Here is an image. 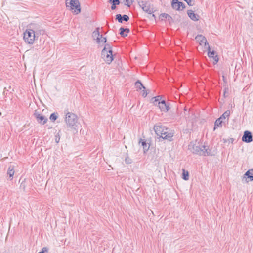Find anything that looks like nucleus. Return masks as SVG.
Segmentation results:
<instances>
[{"mask_svg":"<svg viewBox=\"0 0 253 253\" xmlns=\"http://www.w3.org/2000/svg\"><path fill=\"white\" fill-rule=\"evenodd\" d=\"M135 86L137 91L141 90L142 89H145V87L143 85L142 83L140 80H137L135 83Z\"/></svg>","mask_w":253,"mask_h":253,"instance_id":"nucleus-20","label":"nucleus"},{"mask_svg":"<svg viewBox=\"0 0 253 253\" xmlns=\"http://www.w3.org/2000/svg\"><path fill=\"white\" fill-rule=\"evenodd\" d=\"M48 252V248L46 247H43L42 251L38 253H47Z\"/></svg>","mask_w":253,"mask_h":253,"instance_id":"nucleus-29","label":"nucleus"},{"mask_svg":"<svg viewBox=\"0 0 253 253\" xmlns=\"http://www.w3.org/2000/svg\"><path fill=\"white\" fill-rule=\"evenodd\" d=\"M60 137L58 132L57 134L55 136V142L58 143L60 141Z\"/></svg>","mask_w":253,"mask_h":253,"instance_id":"nucleus-32","label":"nucleus"},{"mask_svg":"<svg viewBox=\"0 0 253 253\" xmlns=\"http://www.w3.org/2000/svg\"><path fill=\"white\" fill-rule=\"evenodd\" d=\"M24 188H25V186L23 185V189H24Z\"/></svg>","mask_w":253,"mask_h":253,"instance_id":"nucleus-42","label":"nucleus"},{"mask_svg":"<svg viewBox=\"0 0 253 253\" xmlns=\"http://www.w3.org/2000/svg\"><path fill=\"white\" fill-rule=\"evenodd\" d=\"M142 91H143L142 96L144 97H146L149 92H147V90H146V89H143Z\"/></svg>","mask_w":253,"mask_h":253,"instance_id":"nucleus-33","label":"nucleus"},{"mask_svg":"<svg viewBox=\"0 0 253 253\" xmlns=\"http://www.w3.org/2000/svg\"><path fill=\"white\" fill-rule=\"evenodd\" d=\"M230 114V111L228 110H226L221 116L218 118L215 122L214 130H215L218 127L222 126V123L223 119L226 118H228Z\"/></svg>","mask_w":253,"mask_h":253,"instance_id":"nucleus-6","label":"nucleus"},{"mask_svg":"<svg viewBox=\"0 0 253 253\" xmlns=\"http://www.w3.org/2000/svg\"><path fill=\"white\" fill-rule=\"evenodd\" d=\"M34 116L36 118L37 121L39 123L42 124L43 125L45 124L48 120L47 118L45 117L44 116L42 115L37 112H35L34 113Z\"/></svg>","mask_w":253,"mask_h":253,"instance_id":"nucleus-12","label":"nucleus"},{"mask_svg":"<svg viewBox=\"0 0 253 253\" xmlns=\"http://www.w3.org/2000/svg\"><path fill=\"white\" fill-rule=\"evenodd\" d=\"M65 122L67 126L70 130L76 129L78 122V117L73 113L68 112L66 114Z\"/></svg>","mask_w":253,"mask_h":253,"instance_id":"nucleus-3","label":"nucleus"},{"mask_svg":"<svg viewBox=\"0 0 253 253\" xmlns=\"http://www.w3.org/2000/svg\"><path fill=\"white\" fill-rule=\"evenodd\" d=\"M102 38H103V39H102L101 41L103 42L104 43L106 42H107L106 38V37H104V38L102 37Z\"/></svg>","mask_w":253,"mask_h":253,"instance_id":"nucleus-37","label":"nucleus"},{"mask_svg":"<svg viewBox=\"0 0 253 253\" xmlns=\"http://www.w3.org/2000/svg\"><path fill=\"white\" fill-rule=\"evenodd\" d=\"M208 55L209 57L210 58H213V59L214 60V61L217 63L218 61V57L217 55L214 56L215 54V51L214 50L211 51H210V47L209 45L208 46Z\"/></svg>","mask_w":253,"mask_h":253,"instance_id":"nucleus-18","label":"nucleus"},{"mask_svg":"<svg viewBox=\"0 0 253 253\" xmlns=\"http://www.w3.org/2000/svg\"><path fill=\"white\" fill-rule=\"evenodd\" d=\"M187 15L188 17L194 21H197L199 19V16L194 13L192 10H188L187 11Z\"/></svg>","mask_w":253,"mask_h":253,"instance_id":"nucleus-14","label":"nucleus"},{"mask_svg":"<svg viewBox=\"0 0 253 253\" xmlns=\"http://www.w3.org/2000/svg\"><path fill=\"white\" fill-rule=\"evenodd\" d=\"M154 129L157 136L161 137L163 139H167L169 141L172 140V137L174 135V133L172 132H169V129L163 126L161 123H158L154 126Z\"/></svg>","mask_w":253,"mask_h":253,"instance_id":"nucleus-1","label":"nucleus"},{"mask_svg":"<svg viewBox=\"0 0 253 253\" xmlns=\"http://www.w3.org/2000/svg\"><path fill=\"white\" fill-rule=\"evenodd\" d=\"M109 2L116 5H119L120 4L119 0H109Z\"/></svg>","mask_w":253,"mask_h":253,"instance_id":"nucleus-30","label":"nucleus"},{"mask_svg":"<svg viewBox=\"0 0 253 253\" xmlns=\"http://www.w3.org/2000/svg\"><path fill=\"white\" fill-rule=\"evenodd\" d=\"M139 5L142 8L143 10L148 14H151L153 13V8H151L150 4L147 3L144 1L138 2Z\"/></svg>","mask_w":253,"mask_h":253,"instance_id":"nucleus-10","label":"nucleus"},{"mask_svg":"<svg viewBox=\"0 0 253 253\" xmlns=\"http://www.w3.org/2000/svg\"><path fill=\"white\" fill-rule=\"evenodd\" d=\"M116 19L118 20L119 23H122L123 21L127 22L129 19V16L127 15L124 14L122 15L120 14L116 15Z\"/></svg>","mask_w":253,"mask_h":253,"instance_id":"nucleus-16","label":"nucleus"},{"mask_svg":"<svg viewBox=\"0 0 253 253\" xmlns=\"http://www.w3.org/2000/svg\"><path fill=\"white\" fill-rule=\"evenodd\" d=\"M71 10L74 9V13L78 14L81 12L80 3L79 0H70L69 2Z\"/></svg>","mask_w":253,"mask_h":253,"instance_id":"nucleus-8","label":"nucleus"},{"mask_svg":"<svg viewBox=\"0 0 253 253\" xmlns=\"http://www.w3.org/2000/svg\"><path fill=\"white\" fill-rule=\"evenodd\" d=\"M154 99H155V102L157 103V102L160 101L159 99H160L161 98H160V96H157L155 97L154 98Z\"/></svg>","mask_w":253,"mask_h":253,"instance_id":"nucleus-34","label":"nucleus"},{"mask_svg":"<svg viewBox=\"0 0 253 253\" xmlns=\"http://www.w3.org/2000/svg\"><path fill=\"white\" fill-rule=\"evenodd\" d=\"M158 106L162 111L167 112L170 108L166 103L165 100H163L158 102Z\"/></svg>","mask_w":253,"mask_h":253,"instance_id":"nucleus-13","label":"nucleus"},{"mask_svg":"<svg viewBox=\"0 0 253 253\" xmlns=\"http://www.w3.org/2000/svg\"><path fill=\"white\" fill-rule=\"evenodd\" d=\"M93 37H96V42L99 43L101 42V38H102V35L100 34L99 28H96L95 30L93 32Z\"/></svg>","mask_w":253,"mask_h":253,"instance_id":"nucleus-17","label":"nucleus"},{"mask_svg":"<svg viewBox=\"0 0 253 253\" xmlns=\"http://www.w3.org/2000/svg\"><path fill=\"white\" fill-rule=\"evenodd\" d=\"M182 178L185 180L189 179V173L184 169H183L182 172Z\"/></svg>","mask_w":253,"mask_h":253,"instance_id":"nucleus-25","label":"nucleus"},{"mask_svg":"<svg viewBox=\"0 0 253 253\" xmlns=\"http://www.w3.org/2000/svg\"><path fill=\"white\" fill-rule=\"evenodd\" d=\"M139 143H141L142 146H143L144 152V153L146 152V151H147L150 147V145H148L147 143L144 140H142V139H140L139 141Z\"/></svg>","mask_w":253,"mask_h":253,"instance_id":"nucleus-21","label":"nucleus"},{"mask_svg":"<svg viewBox=\"0 0 253 253\" xmlns=\"http://www.w3.org/2000/svg\"><path fill=\"white\" fill-rule=\"evenodd\" d=\"M103 49H105V52H108V51L112 50V47L109 44H106Z\"/></svg>","mask_w":253,"mask_h":253,"instance_id":"nucleus-27","label":"nucleus"},{"mask_svg":"<svg viewBox=\"0 0 253 253\" xmlns=\"http://www.w3.org/2000/svg\"><path fill=\"white\" fill-rule=\"evenodd\" d=\"M14 172V165L11 164L8 167L7 170V174L9 175V178H11V179L13 178Z\"/></svg>","mask_w":253,"mask_h":253,"instance_id":"nucleus-19","label":"nucleus"},{"mask_svg":"<svg viewBox=\"0 0 253 253\" xmlns=\"http://www.w3.org/2000/svg\"><path fill=\"white\" fill-rule=\"evenodd\" d=\"M242 141L248 143L252 142L253 136L252 133L248 130L245 131L242 137Z\"/></svg>","mask_w":253,"mask_h":253,"instance_id":"nucleus-11","label":"nucleus"},{"mask_svg":"<svg viewBox=\"0 0 253 253\" xmlns=\"http://www.w3.org/2000/svg\"><path fill=\"white\" fill-rule=\"evenodd\" d=\"M124 30H125V32H126L125 34H127V33H129V31H130L129 29L128 28H124Z\"/></svg>","mask_w":253,"mask_h":253,"instance_id":"nucleus-36","label":"nucleus"},{"mask_svg":"<svg viewBox=\"0 0 253 253\" xmlns=\"http://www.w3.org/2000/svg\"><path fill=\"white\" fill-rule=\"evenodd\" d=\"M23 186V184L21 183V185H20V187L21 188Z\"/></svg>","mask_w":253,"mask_h":253,"instance_id":"nucleus-39","label":"nucleus"},{"mask_svg":"<svg viewBox=\"0 0 253 253\" xmlns=\"http://www.w3.org/2000/svg\"><path fill=\"white\" fill-rule=\"evenodd\" d=\"M152 17L155 18V15L154 14H152Z\"/></svg>","mask_w":253,"mask_h":253,"instance_id":"nucleus-40","label":"nucleus"},{"mask_svg":"<svg viewBox=\"0 0 253 253\" xmlns=\"http://www.w3.org/2000/svg\"><path fill=\"white\" fill-rule=\"evenodd\" d=\"M119 31H120V35L123 37H125L126 36H127V34H125V30H124V28L123 27H121L120 29H119Z\"/></svg>","mask_w":253,"mask_h":253,"instance_id":"nucleus-26","label":"nucleus"},{"mask_svg":"<svg viewBox=\"0 0 253 253\" xmlns=\"http://www.w3.org/2000/svg\"><path fill=\"white\" fill-rule=\"evenodd\" d=\"M195 39L199 42L200 45L203 43L205 44V46L209 45V43L207 42L206 38L202 35H198L196 37Z\"/></svg>","mask_w":253,"mask_h":253,"instance_id":"nucleus-15","label":"nucleus"},{"mask_svg":"<svg viewBox=\"0 0 253 253\" xmlns=\"http://www.w3.org/2000/svg\"><path fill=\"white\" fill-rule=\"evenodd\" d=\"M116 4H112L111 6V8L112 10H114L116 9Z\"/></svg>","mask_w":253,"mask_h":253,"instance_id":"nucleus-35","label":"nucleus"},{"mask_svg":"<svg viewBox=\"0 0 253 253\" xmlns=\"http://www.w3.org/2000/svg\"><path fill=\"white\" fill-rule=\"evenodd\" d=\"M188 146L189 149L194 154L205 156L212 155L208 146L203 145L199 143L193 144L191 143Z\"/></svg>","mask_w":253,"mask_h":253,"instance_id":"nucleus-2","label":"nucleus"},{"mask_svg":"<svg viewBox=\"0 0 253 253\" xmlns=\"http://www.w3.org/2000/svg\"><path fill=\"white\" fill-rule=\"evenodd\" d=\"M57 118L58 113L57 112H54L50 115L49 119L52 122H54Z\"/></svg>","mask_w":253,"mask_h":253,"instance_id":"nucleus-24","label":"nucleus"},{"mask_svg":"<svg viewBox=\"0 0 253 253\" xmlns=\"http://www.w3.org/2000/svg\"><path fill=\"white\" fill-rule=\"evenodd\" d=\"M185 1L189 6H193L195 4L194 0H183Z\"/></svg>","mask_w":253,"mask_h":253,"instance_id":"nucleus-28","label":"nucleus"},{"mask_svg":"<svg viewBox=\"0 0 253 253\" xmlns=\"http://www.w3.org/2000/svg\"><path fill=\"white\" fill-rule=\"evenodd\" d=\"M29 29L37 37L44 33V30L39 24L31 23Z\"/></svg>","mask_w":253,"mask_h":253,"instance_id":"nucleus-5","label":"nucleus"},{"mask_svg":"<svg viewBox=\"0 0 253 253\" xmlns=\"http://www.w3.org/2000/svg\"><path fill=\"white\" fill-rule=\"evenodd\" d=\"M244 176L249 178L250 181H252L253 180V169L248 170L245 173Z\"/></svg>","mask_w":253,"mask_h":253,"instance_id":"nucleus-22","label":"nucleus"},{"mask_svg":"<svg viewBox=\"0 0 253 253\" xmlns=\"http://www.w3.org/2000/svg\"><path fill=\"white\" fill-rule=\"evenodd\" d=\"M171 6L177 11L183 10L185 8V5L182 2H180L178 0H172L171 1Z\"/></svg>","mask_w":253,"mask_h":253,"instance_id":"nucleus-9","label":"nucleus"},{"mask_svg":"<svg viewBox=\"0 0 253 253\" xmlns=\"http://www.w3.org/2000/svg\"><path fill=\"white\" fill-rule=\"evenodd\" d=\"M37 36L32 32L29 28L27 29L24 33L23 38L26 42L30 44H33L34 40Z\"/></svg>","mask_w":253,"mask_h":253,"instance_id":"nucleus-4","label":"nucleus"},{"mask_svg":"<svg viewBox=\"0 0 253 253\" xmlns=\"http://www.w3.org/2000/svg\"><path fill=\"white\" fill-rule=\"evenodd\" d=\"M112 50L105 52V49H102L101 52V56L106 63L109 64L113 60V56L112 54Z\"/></svg>","mask_w":253,"mask_h":253,"instance_id":"nucleus-7","label":"nucleus"},{"mask_svg":"<svg viewBox=\"0 0 253 253\" xmlns=\"http://www.w3.org/2000/svg\"><path fill=\"white\" fill-rule=\"evenodd\" d=\"M125 162L127 164H130L132 163V160L128 157H127L125 158Z\"/></svg>","mask_w":253,"mask_h":253,"instance_id":"nucleus-31","label":"nucleus"},{"mask_svg":"<svg viewBox=\"0 0 253 253\" xmlns=\"http://www.w3.org/2000/svg\"><path fill=\"white\" fill-rule=\"evenodd\" d=\"M160 17L162 19H167L169 22L173 21L172 18L168 14L162 13L160 15Z\"/></svg>","mask_w":253,"mask_h":253,"instance_id":"nucleus-23","label":"nucleus"},{"mask_svg":"<svg viewBox=\"0 0 253 253\" xmlns=\"http://www.w3.org/2000/svg\"><path fill=\"white\" fill-rule=\"evenodd\" d=\"M68 2H66V5H67V6H68Z\"/></svg>","mask_w":253,"mask_h":253,"instance_id":"nucleus-41","label":"nucleus"},{"mask_svg":"<svg viewBox=\"0 0 253 253\" xmlns=\"http://www.w3.org/2000/svg\"><path fill=\"white\" fill-rule=\"evenodd\" d=\"M230 141H231V142H233L234 141V139H233V138H231V139H230Z\"/></svg>","mask_w":253,"mask_h":253,"instance_id":"nucleus-38","label":"nucleus"}]
</instances>
